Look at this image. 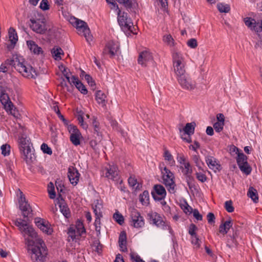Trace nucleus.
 <instances>
[{"mask_svg": "<svg viewBox=\"0 0 262 262\" xmlns=\"http://www.w3.org/2000/svg\"><path fill=\"white\" fill-rule=\"evenodd\" d=\"M14 224L25 239V244L33 262H45L47 255V248L43 241L38 237L37 232L25 220L16 219Z\"/></svg>", "mask_w": 262, "mask_h": 262, "instance_id": "nucleus-1", "label": "nucleus"}, {"mask_svg": "<svg viewBox=\"0 0 262 262\" xmlns=\"http://www.w3.org/2000/svg\"><path fill=\"white\" fill-rule=\"evenodd\" d=\"M172 64L176 78L187 74L186 61L183 54L177 50L172 53Z\"/></svg>", "mask_w": 262, "mask_h": 262, "instance_id": "nucleus-2", "label": "nucleus"}, {"mask_svg": "<svg viewBox=\"0 0 262 262\" xmlns=\"http://www.w3.org/2000/svg\"><path fill=\"white\" fill-rule=\"evenodd\" d=\"M32 144L29 138L22 135L19 139V148L27 163L32 161L34 154L31 149Z\"/></svg>", "mask_w": 262, "mask_h": 262, "instance_id": "nucleus-3", "label": "nucleus"}, {"mask_svg": "<svg viewBox=\"0 0 262 262\" xmlns=\"http://www.w3.org/2000/svg\"><path fill=\"white\" fill-rule=\"evenodd\" d=\"M15 69L24 77L28 78H35L36 75L35 70L25 62L21 57L16 56Z\"/></svg>", "mask_w": 262, "mask_h": 262, "instance_id": "nucleus-4", "label": "nucleus"}, {"mask_svg": "<svg viewBox=\"0 0 262 262\" xmlns=\"http://www.w3.org/2000/svg\"><path fill=\"white\" fill-rule=\"evenodd\" d=\"M163 183L167 188L168 192L174 194L176 192V184L174 181L173 173L167 167L161 168Z\"/></svg>", "mask_w": 262, "mask_h": 262, "instance_id": "nucleus-5", "label": "nucleus"}, {"mask_svg": "<svg viewBox=\"0 0 262 262\" xmlns=\"http://www.w3.org/2000/svg\"><path fill=\"white\" fill-rule=\"evenodd\" d=\"M150 224L156 226L163 230H167L170 234L172 233V230L168 222L164 221L162 217L156 212H151L147 214Z\"/></svg>", "mask_w": 262, "mask_h": 262, "instance_id": "nucleus-6", "label": "nucleus"}, {"mask_svg": "<svg viewBox=\"0 0 262 262\" xmlns=\"http://www.w3.org/2000/svg\"><path fill=\"white\" fill-rule=\"evenodd\" d=\"M117 15L118 22L121 29L124 31H129L133 33H135L133 30L135 27L133 26L130 18L128 17L127 13L118 10Z\"/></svg>", "mask_w": 262, "mask_h": 262, "instance_id": "nucleus-7", "label": "nucleus"}, {"mask_svg": "<svg viewBox=\"0 0 262 262\" xmlns=\"http://www.w3.org/2000/svg\"><path fill=\"white\" fill-rule=\"evenodd\" d=\"M0 101L7 113H10L15 118H18L19 115L18 111L10 101L8 94L3 91H2L0 94Z\"/></svg>", "mask_w": 262, "mask_h": 262, "instance_id": "nucleus-8", "label": "nucleus"}, {"mask_svg": "<svg viewBox=\"0 0 262 262\" xmlns=\"http://www.w3.org/2000/svg\"><path fill=\"white\" fill-rule=\"evenodd\" d=\"M19 196L18 203L19 209L21 211L24 218H29L32 216V209L28 202L26 201L25 195L23 192L18 189Z\"/></svg>", "mask_w": 262, "mask_h": 262, "instance_id": "nucleus-9", "label": "nucleus"}, {"mask_svg": "<svg viewBox=\"0 0 262 262\" xmlns=\"http://www.w3.org/2000/svg\"><path fill=\"white\" fill-rule=\"evenodd\" d=\"M181 88L189 91H193L196 88L195 81L188 74L177 79Z\"/></svg>", "mask_w": 262, "mask_h": 262, "instance_id": "nucleus-10", "label": "nucleus"}, {"mask_svg": "<svg viewBox=\"0 0 262 262\" xmlns=\"http://www.w3.org/2000/svg\"><path fill=\"white\" fill-rule=\"evenodd\" d=\"M130 218V224L134 228H141L144 226V218L137 210L133 209L131 211Z\"/></svg>", "mask_w": 262, "mask_h": 262, "instance_id": "nucleus-11", "label": "nucleus"}, {"mask_svg": "<svg viewBox=\"0 0 262 262\" xmlns=\"http://www.w3.org/2000/svg\"><path fill=\"white\" fill-rule=\"evenodd\" d=\"M244 23L249 28L256 32L259 37H262V20L256 21L251 17H246Z\"/></svg>", "mask_w": 262, "mask_h": 262, "instance_id": "nucleus-12", "label": "nucleus"}, {"mask_svg": "<svg viewBox=\"0 0 262 262\" xmlns=\"http://www.w3.org/2000/svg\"><path fill=\"white\" fill-rule=\"evenodd\" d=\"M30 21L31 22L30 27L34 32L39 34H44L47 31L45 23L42 20L31 18Z\"/></svg>", "mask_w": 262, "mask_h": 262, "instance_id": "nucleus-13", "label": "nucleus"}, {"mask_svg": "<svg viewBox=\"0 0 262 262\" xmlns=\"http://www.w3.org/2000/svg\"><path fill=\"white\" fill-rule=\"evenodd\" d=\"M138 62L142 67H146L150 63L154 64L152 55L149 50H146L140 53Z\"/></svg>", "mask_w": 262, "mask_h": 262, "instance_id": "nucleus-14", "label": "nucleus"}, {"mask_svg": "<svg viewBox=\"0 0 262 262\" xmlns=\"http://www.w3.org/2000/svg\"><path fill=\"white\" fill-rule=\"evenodd\" d=\"M103 174L108 179L117 181L119 179V171L115 165H108L105 167Z\"/></svg>", "mask_w": 262, "mask_h": 262, "instance_id": "nucleus-15", "label": "nucleus"}, {"mask_svg": "<svg viewBox=\"0 0 262 262\" xmlns=\"http://www.w3.org/2000/svg\"><path fill=\"white\" fill-rule=\"evenodd\" d=\"M35 223L40 230L47 234L50 235L53 232V229L51 227V224L48 221L40 217H36L35 219Z\"/></svg>", "mask_w": 262, "mask_h": 262, "instance_id": "nucleus-16", "label": "nucleus"}, {"mask_svg": "<svg viewBox=\"0 0 262 262\" xmlns=\"http://www.w3.org/2000/svg\"><path fill=\"white\" fill-rule=\"evenodd\" d=\"M119 46L117 42L110 41L106 45L103 51V54L110 55V57H114L118 53Z\"/></svg>", "mask_w": 262, "mask_h": 262, "instance_id": "nucleus-17", "label": "nucleus"}, {"mask_svg": "<svg viewBox=\"0 0 262 262\" xmlns=\"http://www.w3.org/2000/svg\"><path fill=\"white\" fill-rule=\"evenodd\" d=\"M152 195L155 200H162L166 195L165 188L160 184H156L154 187V191L151 192Z\"/></svg>", "mask_w": 262, "mask_h": 262, "instance_id": "nucleus-18", "label": "nucleus"}, {"mask_svg": "<svg viewBox=\"0 0 262 262\" xmlns=\"http://www.w3.org/2000/svg\"><path fill=\"white\" fill-rule=\"evenodd\" d=\"M68 177L71 183L76 185L79 181L80 174L76 168L71 167L68 169Z\"/></svg>", "mask_w": 262, "mask_h": 262, "instance_id": "nucleus-19", "label": "nucleus"}, {"mask_svg": "<svg viewBox=\"0 0 262 262\" xmlns=\"http://www.w3.org/2000/svg\"><path fill=\"white\" fill-rule=\"evenodd\" d=\"M70 84L74 85L76 88L83 94L85 95L88 93V90L82 83L75 76H72V80H71Z\"/></svg>", "mask_w": 262, "mask_h": 262, "instance_id": "nucleus-20", "label": "nucleus"}, {"mask_svg": "<svg viewBox=\"0 0 262 262\" xmlns=\"http://www.w3.org/2000/svg\"><path fill=\"white\" fill-rule=\"evenodd\" d=\"M206 162L209 168L214 170H219L221 167L220 164L217 162V160L212 156H208L206 158Z\"/></svg>", "mask_w": 262, "mask_h": 262, "instance_id": "nucleus-21", "label": "nucleus"}, {"mask_svg": "<svg viewBox=\"0 0 262 262\" xmlns=\"http://www.w3.org/2000/svg\"><path fill=\"white\" fill-rule=\"evenodd\" d=\"M8 35L9 41L11 42V45L8 46L7 48L9 49H12L14 48V45L16 44L18 40V36L17 33L15 29L13 28H10L8 32Z\"/></svg>", "mask_w": 262, "mask_h": 262, "instance_id": "nucleus-22", "label": "nucleus"}, {"mask_svg": "<svg viewBox=\"0 0 262 262\" xmlns=\"http://www.w3.org/2000/svg\"><path fill=\"white\" fill-rule=\"evenodd\" d=\"M16 60V56L13 57L12 59L6 60L5 62L2 63L1 65L0 72L6 73L8 71L9 66H12L15 68Z\"/></svg>", "mask_w": 262, "mask_h": 262, "instance_id": "nucleus-23", "label": "nucleus"}, {"mask_svg": "<svg viewBox=\"0 0 262 262\" xmlns=\"http://www.w3.org/2000/svg\"><path fill=\"white\" fill-rule=\"evenodd\" d=\"M232 226V223L231 220L225 221L224 223L220 225L219 232L224 235L227 234Z\"/></svg>", "mask_w": 262, "mask_h": 262, "instance_id": "nucleus-24", "label": "nucleus"}, {"mask_svg": "<svg viewBox=\"0 0 262 262\" xmlns=\"http://www.w3.org/2000/svg\"><path fill=\"white\" fill-rule=\"evenodd\" d=\"M102 204L101 200H96L93 204V209L95 215H100L102 214Z\"/></svg>", "mask_w": 262, "mask_h": 262, "instance_id": "nucleus-25", "label": "nucleus"}, {"mask_svg": "<svg viewBox=\"0 0 262 262\" xmlns=\"http://www.w3.org/2000/svg\"><path fill=\"white\" fill-rule=\"evenodd\" d=\"M106 95L101 91H97L95 93V99L97 103L104 106L105 104Z\"/></svg>", "mask_w": 262, "mask_h": 262, "instance_id": "nucleus-26", "label": "nucleus"}, {"mask_svg": "<svg viewBox=\"0 0 262 262\" xmlns=\"http://www.w3.org/2000/svg\"><path fill=\"white\" fill-rule=\"evenodd\" d=\"M27 43L30 50L34 54H39L42 52L41 48L39 47L34 41L29 40L27 41Z\"/></svg>", "mask_w": 262, "mask_h": 262, "instance_id": "nucleus-27", "label": "nucleus"}, {"mask_svg": "<svg viewBox=\"0 0 262 262\" xmlns=\"http://www.w3.org/2000/svg\"><path fill=\"white\" fill-rule=\"evenodd\" d=\"M51 53L55 60H59L61 59V55H63V51L61 48L55 47L51 50Z\"/></svg>", "mask_w": 262, "mask_h": 262, "instance_id": "nucleus-28", "label": "nucleus"}, {"mask_svg": "<svg viewBox=\"0 0 262 262\" xmlns=\"http://www.w3.org/2000/svg\"><path fill=\"white\" fill-rule=\"evenodd\" d=\"M68 234L69 237H71L73 241L78 239L82 235V234L78 232V230L74 227H70L69 228Z\"/></svg>", "mask_w": 262, "mask_h": 262, "instance_id": "nucleus-29", "label": "nucleus"}, {"mask_svg": "<svg viewBox=\"0 0 262 262\" xmlns=\"http://www.w3.org/2000/svg\"><path fill=\"white\" fill-rule=\"evenodd\" d=\"M247 195L251 198L254 203H257L258 201V196L257 190L253 187H250L248 192Z\"/></svg>", "mask_w": 262, "mask_h": 262, "instance_id": "nucleus-30", "label": "nucleus"}, {"mask_svg": "<svg viewBox=\"0 0 262 262\" xmlns=\"http://www.w3.org/2000/svg\"><path fill=\"white\" fill-rule=\"evenodd\" d=\"M119 3L123 4L127 9H130L137 4L136 0H116Z\"/></svg>", "mask_w": 262, "mask_h": 262, "instance_id": "nucleus-31", "label": "nucleus"}, {"mask_svg": "<svg viewBox=\"0 0 262 262\" xmlns=\"http://www.w3.org/2000/svg\"><path fill=\"white\" fill-rule=\"evenodd\" d=\"M195 126V123L194 122L187 123L186 124V126L184 128V132L188 135L193 134L194 132Z\"/></svg>", "mask_w": 262, "mask_h": 262, "instance_id": "nucleus-32", "label": "nucleus"}, {"mask_svg": "<svg viewBox=\"0 0 262 262\" xmlns=\"http://www.w3.org/2000/svg\"><path fill=\"white\" fill-rule=\"evenodd\" d=\"M183 166H181V168H183V172L184 174L187 177H189L192 173V170L190 164L189 162L185 163L183 165Z\"/></svg>", "mask_w": 262, "mask_h": 262, "instance_id": "nucleus-33", "label": "nucleus"}, {"mask_svg": "<svg viewBox=\"0 0 262 262\" xmlns=\"http://www.w3.org/2000/svg\"><path fill=\"white\" fill-rule=\"evenodd\" d=\"M74 19L75 20L76 27L79 32L83 30L84 28L85 29V28L88 27L84 21L78 20L75 18H74Z\"/></svg>", "mask_w": 262, "mask_h": 262, "instance_id": "nucleus-34", "label": "nucleus"}, {"mask_svg": "<svg viewBox=\"0 0 262 262\" xmlns=\"http://www.w3.org/2000/svg\"><path fill=\"white\" fill-rule=\"evenodd\" d=\"M59 206L61 212L66 217L68 218L70 216V212L67 205L64 203H61Z\"/></svg>", "mask_w": 262, "mask_h": 262, "instance_id": "nucleus-35", "label": "nucleus"}, {"mask_svg": "<svg viewBox=\"0 0 262 262\" xmlns=\"http://www.w3.org/2000/svg\"><path fill=\"white\" fill-rule=\"evenodd\" d=\"M236 162L238 166L246 164L247 162V158L243 153L238 152Z\"/></svg>", "mask_w": 262, "mask_h": 262, "instance_id": "nucleus-36", "label": "nucleus"}, {"mask_svg": "<svg viewBox=\"0 0 262 262\" xmlns=\"http://www.w3.org/2000/svg\"><path fill=\"white\" fill-rule=\"evenodd\" d=\"M149 193L147 191H144L140 195V201L143 205L148 204L149 203Z\"/></svg>", "mask_w": 262, "mask_h": 262, "instance_id": "nucleus-37", "label": "nucleus"}, {"mask_svg": "<svg viewBox=\"0 0 262 262\" xmlns=\"http://www.w3.org/2000/svg\"><path fill=\"white\" fill-rule=\"evenodd\" d=\"M192 160L195 165L199 170H204L203 168V166H204V163L201 160L200 157L198 155H195L192 156Z\"/></svg>", "mask_w": 262, "mask_h": 262, "instance_id": "nucleus-38", "label": "nucleus"}, {"mask_svg": "<svg viewBox=\"0 0 262 262\" xmlns=\"http://www.w3.org/2000/svg\"><path fill=\"white\" fill-rule=\"evenodd\" d=\"M163 41L170 47H173L174 46V40L170 34H167L163 36Z\"/></svg>", "mask_w": 262, "mask_h": 262, "instance_id": "nucleus-39", "label": "nucleus"}, {"mask_svg": "<svg viewBox=\"0 0 262 262\" xmlns=\"http://www.w3.org/2000/svg\"><path fill=\"white\" fill-rule=\"evenodd\" d=\"M163 156L164 157V159L169 161L171 165H173L174 164L175 161L173 158L172 156L166 149H164Z\"/></svg>", "mask_w": 262, "mask_h": 262, "instance_id": "nucleus-40", "label": "nucleus"}, {"mask_svg": "<svg viewBox=\"0 0 262 262\" xmlns=\"http://www.w3.org/2000/svg\"><path fill=\"white\" fill-rule=\"evenodd\" d=\"M81 135L80 133H79L74 135H70V140L74 145H78L80 144V136Z\"/></svg>", "mask_w": 262, "mask_h": 262, "instance_id": "nucleus-41", "label": "nucleus"}, {"mask_svg": "<svg viewBox=\"0 0 262 262\" xmlns=\"http://www.w3.org/2000/svg\"><path fill=\"white\" fill-rule=\"evenodd\" d=\"M128 182L130 187H132L136 189L140 188V185L139 183H137V179L134 177H130L128 180Z\"/></svg>", "mask_w": 262, "mask_h": 262, "instance_id": "nucleus-42", "label": "nucleus"}, {"mask_svg": "<svg viewBox=\"0 0 262 262\" xmlns=\"http://www.w3.org/2000/svg\"><path fill=\"white\" fill-rule=\"evenodd\" d=\"M60 69L61 72L63 74L64 76L66 77L68 82L70 83L71 82V80H72V77H70V72L69 70L63 66L61 65L59 67Z\"/></svg>", "mask_w": 262, "mask_h": 262, "instance_id": "nucleus-43", "label": "nucleus"}, {"mask_svg": "<svg viewBox=\"0 0 262 262\" xmlns=\"http://www.w3.org/2000/svg\"><path fill=\"white\" fill-rule=\"evenodd\" d=\"M75 228L78 230V232H79L81 234L85 233V229L84 227L83 223L82 222L78 220L76 222V225L75 227H74Z\"/></svg>", "mask_w": 262, "mask_h": 262, "instance_id": "nucleus-44", "label": "nucleus"}, {"mask_svg": "<svg viewBox=\"0 0 262 262\" xmlns=\"http://www.w3.org/2000/svg\"><path fill=\"white\" fill-rule=\"evenodd\" d=\"M82 33V35L85 37L86 41L89 42H90L92 40V36L90 34V30L88 27L87 28H84V30H82L80 33Z\"/></svg>", "mask_w": 262, "mask_h": 262, "instance_id": "nucleus-45", "label": "nucleus"}, {"mask_svg": "<svg viewBox=\"0 0 262 262\" xmlns=\"http://www.w3.org/2000/svg\"><path fill=\"white\" fill-rule=\"evenodd\" d=\"M102 216V215H95V221L94 225L95 226V230L98 234H100V229H101L100 218Z\"/></svg>", "mask_w": 262, "mask_h": 262, "instance_id": "nucleus-46", "label": "nucleus"}, {"mask_svg": "<svg viewBox=\"0 0 262 262\" xmlns=\"http://www.w3.org/2000/svg\"><path fill=\"white\" fill-rule=\"evenodd\" d=\"M218 10L220 12L227 13L230 11V7L228 5L219 3L217 5Z\"/></svg>", "mask_w": 262, "mask_h": 262, "instance_id": "nucleus-47", "label": "nucleus"}, {"mask_svg": "<svg viewBox=\"0 0 262 262\" xmlns=\"http://www.w3.org/2000/svg\"><path fill=\"white\" fill-rule=\"evenodd\" d=\"M10 146L9 144H5L2 145L1 149L2 150V154L4 156H7L10 155Z\"/></svg>", "mask_w": 262, "mask_h": 262, "instance_id": "nucleus-48", "label": "nucleus"}, {"mask_svg": "<svg viewBox=\"0 0 262 262\" xmlns=\"http://www.w3.org/2000/svg\"><path fill=\"white\" fill-rule=\"evenodd\" d=\"M113 218L120 225L124 223V217L123 215L118 212H116L114 214Z\"/></svg>", "mask_w": 262, "mask_h": 262, "instance_id": "nucleus-49", "label": "nucleus"}, {"mask_svg": "<svg viewBox=\"0 0 262 262\" xmlns=\"http://www.w3.org/2000/svg\"><path fill=\"white\" fill-rule=\"evenodd\" d=\"M240 170L246 173V174H249L251 173V168L249 166L248 163L241 165L238 166Z\"/></svg>", "mask_w": 262, "mask_h": 262, "instance_id": "nucleus-50", "label": "nucleus"}, {"mask_svg": "<svg viewBox=\"0 0 262 262\" xmlns=\"http://www.w3.org/2000/svg\"><path fill=\"white\" fill-rule=\"evenodd\" d=\"M201 240L198 235L191 236V243L194 245L195 248H199L201 246Z\"/></svg>", "mask_w": 262, "mask_h": 262, "instance_id": "nucleus-51", "label": "nucleus"}, {"mask_svg": "<svg viewBox=\"0 0 262 262\" xmlns=\"http://www.w3.org/2000/svg\"><path fill=\"white\" fill-rule=\"evenodd\" d=\"M70 85V86L68 85L64 79L60 83V85L64 90H66L69 92H72L73 90V84Z\"/></svg>", "mask_w": 262, "mask_h": 262, "instance_id": "nucleus-52", "label": "nucleus"}, {"mask_svg": "<svg viewBox=\"0 0 262 262\" xmlns=\"http://www.w3.org/2000/svg\"><path fill=\"white\" fill-rule=\"evenodd\" d=\"M41 149L45 154H47L49 155H51L52 154V150L51 148L49 147L48 145L46 143L42 144L41 145Z\"/></svg>", "mask_w": 262, "mask_h": 262, "instance_id": "nucleus-53", "label": "nucleus"}, {"mask_svg": "<svg viewBox=\"0 0 262 262\" xmlns=\"http://www.w3.org/2000/svg\"><path fill=\"white\" fill-rule=\"evenodd\" d=\"M225 208L226 210L230 213L234 211V207L232 205L231 201H227L225 203Z\"/></svg>", "mask_w": 262, "mask_h": 262, "instance_id": "nucleus-54", "label": "nucleus"}, {"mask_svg": "<svg viewBox=\"0 0 262 262\" xmlns=\"http://www.w3.org/2000/svg\"><path fill=\"white\" fill-rule=\"evenodd\" d=\"M197 230V227L194 224H191L189 227L188 233L191 236L197 235L196 233Z\"/></svg>", "mask_w": 262, "mask_h": 262, "instance_id": "nucleus-55", "label": "nucleus"}, {"mask_svg": "<svg viewBox=\"0 0 262 262\" xmlns=\"http://www.w3.org/2000/svg\"><path fill=\"white\" fill-rule=\"evenodd\" d=\"M224 125V123L216 122L213 124V127L216 132L220 133L223 130Z\"/></svg>", "mask_w": 262, "mask_h": 262, "instance_id": "nucleus-56", "label": "nucleus"}, {"mask_svg": "<svg viewBox=\"0 0 262 262\" xmlns=\"http://www.w3.org/2000/svg\"><path fill=\"white\" fill-rule=\"evenodd\" d=\"M39 7L43 10H47L50 8L48 0H42L40 3Z\"/></svg>", "mask_w": 262, "mask_h": 262, "instance_id": "nucleus-57", "label": "nucleus"}, {"mask_svg": "<svg viewBox=\"0 0 262 262\" xmlns=\"http://www.w3.org/2000/svg\"><path fill=\"white\" fill-rule=\"evenodd\" d=\"M187 46L191 48L194 49L198 46L197 41L194 38H191L187 41Z\"/></svg>", "mask_w": 262, "mask_h": 262, "instance_id": "nucleus-58", "label": "nucleus"}, {"mask_svg": "<svg viewBox=\"0 0 262 262\" xmlns=\"http://www.w3.org/2000/svg\"><path fill=\"white\" fill-rule=\"evenodd\" d=\"M68 130L71 135H74L80 133L77 127L73 125H70L68 126Z\"/></svg>", "mask_w": 262, "mask_h": 262, "instance_id": "nucleus-59", "label": "nucleus"}, {"mask_svg": "<svg viewBox=\"0 0 262 262\" xmlns=\"http://www.w3.org/2000/svg\"><path fill=\"white\" fill-rule=\"evenodd\" d=\"M196 179L200 182L203 183L207 180V177L206 175L201 172H196Z\"/></svg>", "mask_w": 262, "mask_h": 262, "instance_id": "nucleus-60", "label": "nucleus"}, {"mask_svg": "<svg viewBox=\"0 0 262 262\" xmlns=\"http://www.w3.org/2000/svg\"><path fill=\"white\" fill-rule=\"evenodd\" d=\"M178 162L181 165H184L185 163L188 162L187 161L183 154H178L177 157Z\"/></svg>", "mask_w": 262, "mask_h": 262, "instance_id": "nucleus-61", "label": "nucleus"}, {"mask_svg": "<svg viewBox=\"0 0 262 262\" xmlns=\"http://www.w3.org/2000/svg\"><path fill=\"white\" fill-rule=\"evenodd\" d=\"M77 119L78 120L79 124H80L83 128L86 129L88 128V125L84 123L82 114H79L77 116Z\"/></svg>", "mask_w": 262, "mask_h": 262, "instance_id": "nucleus-62", "label": "nucleus"}, {"mask_svg": "<svg viewBox=\"0 0 262 262\" xmlns=\"http://www.w3.org/2000/svg\"><path fill=\"white\" fill-rule=\"evenodd\" d=\"M119 244H126V235L125 232H121L119 237Z\"/></svg>", "mask_w": 262, "mask_h": 262, "instance_id": "nucleus-63", "label": "nucleus"}, {"mask_svg": "<svg viewBox=\"0 0 262 262\" xmlns=\"http://www.w3.org/2000/svg\"><path fill=\"white\" fill-rule=\"evenodd\" d=\"M130 257L133 262H145L141 259L139 256L134 253L130 254Z\"/></svg>", "mask_w": 262, "mask_h": 262, "instance_id": "nucleus-64", "label": "nucleus"}]
</instances>
